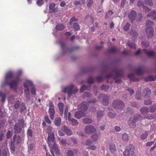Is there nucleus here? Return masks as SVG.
<instances>
[{"mask_svg":"<svg viewBox=\"0 0 156 156\" xmlns=\"http://www.w3.org/2000/svg\"><path fill=\"white\" fill-rule=\"evenodd\" d=\"M131 33L134 37H136L138 35L137 33L134 30H132L131 31Z\"/></svg>","mask_w":156,"mask_h":156,"instance_id":"59","label":"nucleus"},{"mask_svg":"<svg viewBox=\"0 0 156 156\" xmlns=\"http://www.w3.org/2000/svg\"><path fill=\"white\" fill-rule=\"evenodd\" d=\"M52 129L51 127L50 126H48L47 130V133H48V134L51 133H52Z\"/></svg>","mask_w":156,"mask_h":156,"instance_id":"50","label":"nucleus"},{"mask_svg":"<svg viewBox=\"0 0 156 156\" xmlns=\"http://www.w3.org/2000/svg\"><path fill=\"white\" fill-rule=\"evenodd\" d=\"M14 96H12L9 97L8 99V102L9 103L12 104L13 103V100H14Z\"/></svg>","mask_w":156,"mask_h":156,"instance_id":"51","label":"nucleus"},{"mask_svg":"<svg viewBox=\"0 0 156 156\" xmlns=\"http://www.w3.org/2000/svg\"><path fill=\"white\" fill-rule=\"evenodd\" d=\"M20 103V101H17L14 105V108L17 109L19 108Z\"/></svg>","mask_w":156,"mask_h":156,"instance_id":"54","label":"nucleus"},{"mask_svg":"<svg viewBox=\"0 0 156 156\" xmlns=\"http://www.w3.org/2000/svg\"><path fill=\"white\" fill-rule=\"evenodd\" d=\"M62 130L66 132L68 135H71L72 133L71 130L66 126H64L63 127Z\"/></svg>","mask_w":156,"mask_h":156,"instance_id":"22","label":"nucleus"},{"mask_svg":"<svg viewBox=\"0 0 156 156\" xmlns=\"http://www.w3.org/2000/svg\"><path fill=\"white\" fill-rule=\"evenodd\" d=\"M153 25L154 23L153 21L150 20L147 21L146 23L147 28L145 29V30L149 38H151L153 36L154 30L151 26Z\"/></svg>","mask_w":156,"mask_h":156,"instance_id":"5","label":"nucleus"},{"mask_svg":"<svg viewBox=\"0 0 156 156\" xmlns=\"http://www.w3.org/2000/svg\"><path fill=\"white\" fill-rule=\"evenodd\" d=\"M68 108L67 107H66L65 108L64 116L65 117H66L67 116L68 117Z\"/></svg>","mask_w":156,"mask_h":156,"instance_id":"57","label":"nucleus"},{"mask_svg":"<svg viewBox=\"0 0 156 156\" xmlns=\"http://www.w3.org/2000/svg\"><path fill=\"white\" fill-rule=\"evenodd\" d=\"M14 128L15 132L16 133H19L22 131V129L20 128L19 124L17 123H16L15 124Z\"/></svg>","mask_w":156,"mask_h":156,"instance_id":"20","label":"nucleus"},{"mask_svg":"<svg viewBox=\"0 0 156 156\" xmlns=\"http://www.w3.org/2000/svg\"><path fill=\"white\" fill-rule=\"evenodd\" d=\"M87 87H86L85 85H83L81 87V88L80 89V91L81 92H82L84 90H88L87 89Z\"/></svg>","mask_w":156,"mask_h":156,"instance_id":"62","label":"nucleus"},{"mask_svg":"<svg viewBox=\"0 0 156 156\" xmlns=\"http://www.w3.org/2000/svg\"><path fill=\"white\" fill-rule=\"evenodd\" d=\"M61 119L60 117H57L55 120V124L57 126H59L61 124Z\"/></svg>","mask_w":156,"mask_h":156,"instance_id":"27","label":"nucleus"},{"mask_svg":"<svg viewBox=\"0 0 156 156\" xmlns=\"http://www.w3.org/2000/svg\"><path fill=\"white\" fill-rule=\"evenodd\" d=\"M136 12L134 10L131 11L129 14L128 17L131 20L132 22L136 19Z\"/></svg>","mask_w":156,"mask_h":156,"instance_id":"16","label":"nucleus"},{"mask_svg":"<svg viewBox=\"0 0 156 156\" xmlns=\"http://www.w3.org/2000/svg\"><path fill=\"white\" fill-rule=\"evenodd\" d=\"M152 102L150 100H146L144 101V104L146 105H149L152 104Z\"/></svg>","mask_w":156,"mask_h":156,"instance_id":"53","label":"nucleus"},{"mask_svg":"<svg viewBox=\"0 0 156 156\" xmlns=\"http://www.w3.org/2000/svg\"><path fill=\"white\" fill-rule=\"evenodd\" d=\"M70 113L69 112L68 114V120L73 126H75L78 124L77 120L73 118H70Z\"/></svg>","mask_w":156,"mask_h":156,"instance_id":"13","label":"nucleus"},{"mask_svg":"<svg viewBox=\"0 0 156 156\" xmlns=\"http://www.w3.org/2000/svg\"><path fill=\"white\" fill-rule=\"evenodd\" d=\"M148 133V131H146L144 133H143L141 136L140 138L142 140H144L145 139L147 136Z\"/></svg>","mask_w":156,"mask_h":156,"instance_id":"34","label":"nucleus"},{"mask_svg":"<svg viewBox=\"0 0 156 156\" xmlns=\"http://www.w3.org/2000/svg\"><path fill=\"white\" fill-rule=\"evenodd\" d=\"M74 87V85L71 84L68 86L63 88L62 90V91L65 93H67L68 96L69 97H70L73 94H76L78 91V90L76 88L74 90H73Z\"/></svg>","mask_w":156,"mask_h":156,"instance_id":"4","label":"nucleus"},{"mask_svg":"<svg viewBox=\"0 0 156 156\" xmlns=\"http://www.w3.org/2000/svg\"><path fill=\"white\" fill-rule=\"evenodd\" d=\"M55 6V4L54 3H52L50 4L49 5V9L51 10H53Z\"/></svg>","mask_w":156,"mask_h":156,"instance_id":"64","label":"nucleus"},{"mask_svg":"<svg viewBox=\"0 0 156 156\" xmlns=\"http://www.w3.org/2000/svg\"><path fill=\"white\" fill-rule=\"evenodd\" d=\"M23 86L24 88L25 95L27 100H30V96L29 87H32L33 86L32 82L29 80H27L23 83Z\"/></svg>","mask_w":156,"mask_h":156,"instance_id":"3","label":"nucleus"},{"mask_svg":"<svg viewBox=\"0 0 156 156\" xmlns=\"http://www.w3.org/2000/svg\"><path fill=\"white\" fill-rule=\"evenodd\" d=\"M59 143L60 144H61L63 146H65L66 145H69L70 144L69 143L67 142L66 140L65 139L61 140L60 141Z\"/></svg>","mask_w":156,"mask_h":156,"instance_id":"31","label":"nucleus"},{"mask_svg":"<svg viewBox=\"0 0 156 156\" xmlns=\"http://www.w3.org/2000/svg\"><path fill=\"white\" fill-rule=\"evenodd\" d=\"M9 154V150L8 148H5L3 151L2 156H7Z\"/></svg>","mask_w":156,"mask_h":156,"instance_id":"42","label":"nucleus"},{"mask_svg":"<svg viewBox=\"0 0 156 156\" xmlns=\"http://www.w3.org/2000/svg\"><path fill=\"white\" fill-rule=\"evenodd\" d=\"M127 44L128 46H129L131 48H135V44L133 43H132L129 41Z\"/></svg>","mask_w":156,"mask_h":156,"instance_id":"46","label":"nucleus"},{"mask_svg":"<svg viewBox=\"0 0 156 156\" xmlns=\"http://www.w3.org/2000/svg\"><path fill=\"white\" fill-rule=\"evenodd\" d=\"M89 105L88 103L83 102L78 105V108L80 109V110L84 112L87 109Z\"/></svg>","mask_w":156,"mask_h":156,"instance_id":"10","label":"nucleus"},{"mask_svg":"<svg viewBox=\"0 0 156 156\" xmlns=\"http://www.w3.org/2000/svg\"><path fill=\"white\" fill-rule=\"evenodd\" d=\"M65 26L62 24H60L57 25L55 28L56 30H61L65 28Z\"/></svg>","mask_w":156,"mask_h":156,"instance_id":"26","label":"nucleus"},{"mask_svg":"<svg viewBox=\"0 0 156 156\" xmlns=\"http://www.w3.org/2000/svg\"><path fill=\"white\" fill-rule=\"evenodd\" d=\"M22 73V71L19 70L17 72L16 75L15 77L12 72H8L5 74V80L2 84L1 87H2L6 85H8L11 89L16 90L18 83L22 81L20 76Z\"/></svg>","mask_w":156,"mask_h":156,"instance_id":"1","label":"nucleus"},{"mask_svg":"<svg viewBox=\"0 0 156 156\" xmlns=\"http://www.w3.org/2000/svg\"><path fill=\"white\" fill-rule=\"evenodd\" d=\"M0 97H2V101L4 102L5 98V93H2L1 91H0Z\"/></svg>","mask_w":156,"mask_h":156,"instance_id":"38","label":"nucleus"},{"mask_svg":"<svg viewBox=\"0 0 156 156\" xmlns=\"http://www.w3.org/2000/svg\"><path fill=\"white\" fill-rule=\"evenodd\" d=\"M122 140L125 141H128L129 139V137L128 134L126 133H124L122 134Z\"/></svg>","mask_w":156,"mask_h":156,"instance_id":"28","label":"nucleus"},{"mask_svg":"<svg viewBox=\"0 0 156 156\" xmlns=\"http://www.w3.org/2000/svg\"><path fill=\"white\" fill-rule=\"evenodd\" d=\"M143 67L142 66H140L138 67L136 69L135 71L136 73L138 75H141L143 73L142 72Z\"/></svg>","mask_w":156,"mask_h":156,"instance_id":"24","label":"nucleus"},{"mask_svg":"<svg viewBox=\"0 0 156 156\" xmlns=\"http://www.w3.org/2000/svg\"><path fill=\"white\" fill-rule=\"evenodd\" d=\"M147 18H151V19L156 21V11L153 10L146 16Z\"/></svg>","mask_w":156,"mask_h":156,"instance_id":"12","label":"nucleus"},{"mask_svg":"<svg viewBox=\"0 0 156 156\" xmlns=\"http://www.w3.org/2000/svg\"><path fill=\"white\" fill-rule=\"evenodd\" d=\"M91 137L93 141L95 142L98 140L99 136L98 134H95L92 136Z\"/></svg>","mask_w":156,"mask_h":156,"instance_id":"32","label":"nucleus"},{"mask_svg":"<svg viewBox=\"0 0 156 156\" xmlns=\"http://www.w3.org/2000/svg\"><path fill=\"white\" fill-rule=\"evenodd\" d=\"M48 113L51 119L53 120L54 118V115H55V112L54 108H49Z\"/></svg>","mask_w":156,"mask_h":156,"instance_id":"18","label":"nucleus"},{"mask_svg":"<svg viewBox=\"0 0 156 156\" xmlns=\"http://www.w3.org/2000/svg\"><path fill=\"white\" fill-rule=\"evenodd\" d=\"M109 88V86L105 85H103L101 87V90H107Z\"/></svg>","mask_w":156,"mask_h":156,"instance_id":"49","label":"nucleus"},{"mask_svg":"<svg viewBox=\"0 0 156 156\" xmlns=\"http://www.w3.org/2000/svg\"><path fill=\"white\" fill-rule=\"evenodd\" d=\"M123 154L124 156H129L130 155L129 150L128 149H125L124 151Z\"/></svg>","mask_w":156,"mask_h":156,"instance_id":"45","label":"nucleus"},{"mask_svg":"<svg viewBox=\"0 0 156 156\" xmlns=\"http://www.w3.org/2000/svg\"><path fill=\"white\" fill-rule=\"evenodd\" d=\"M19 123V125H20L22 127H24L25 125L24 123V121L23 120H19L18 121V122L17 123Z\"/></svg>","mask_w":156,"mask_h":156,"instance_id":"47","label":"nucleus"},{"mask_svg":"<svg viewBox=\"0 0 156 156\" xmlns=\"http://www.w3.org/2000/svg\"><path fill=\"white\" fill-rule=\"evenodd\" d=\"M67 156H74L73 151L70 150L68 151L67 152Z\"/></svg>","mask_w":156,"mask_h":156,"instance_id":"55","label":"nucleus"},{"mask_svg":"<svg viewBox=\"0 0 156 156\" xmlns=\"http://www.w3.org/2000/svg\"><path fill=\"white\" fill-rule=\"evenodd\" d=\"M126 90L129 92L130 95H132L134 93V91L131 88L127 89H126Z\"/></svg>","mask_w":156,"mask_h":156,"instance_id":"61","label":"nucleus"},{"mask_svg":"<svg viewBox=\"0 0 156 156\" xmlns=\"http://www.w3.org/2000/svg\"><path fill=\"white\" fill-rule=\"evenodd\" d=\"M27 135L28 137H31L32 136V131L31 129L29 128L27 131Z\"/></svg>","mask_w":156,"mask_h":156,"instance_id":"44","label":"nucleus"},{"mask_svg":"<svg viewBox=\"0 0 156 156\" xmlns=\"http://www.w3.org/2000/svg\"><path fill=\"white\" fill-rule=\"evenodd\" d=\"M150 112H154L156 110V104L150 107Z\"/></svg>","mask_w":156,"mask_h":156,"instance_id":"40","label":"nucleus"},{"mask_svg":"<svg viewBox=\"0 0 156 156\" xmlns=\"http://www.w3.org/2000/svg\"><path fill=\"white\" fill-rule=\"evenodd\" d=\"M151 91L149 88H146L144 90L142 93V96L144 98L150 97Z\"/></svg>","mask_w":156,"mask_h":156,"instance_id":"11","label":"nucleus"},{"mask_svg":"<svg viewBox=\"0 0 156 156\" xmlns=\"http://www.w3.org/2000/svg\"><path fill=\"white\" fill-rule=\"evenodd\" d=\"M73 28L75 30L77 31L80 29V26L78 23H76L73 24Z\"/></svg>","mask_w":156,"mask_h":156,"instance_id":"41","label":"nucleus"},{"mask_svg":"<svg viewBox=\"0 0 156 156\" xmlns=\"http://www.w3.org/2000/svg\"><path fill=\"white\" fill-rule=\"evenodd\" d=\"M145 80L146 81H151L152 80H154V79L152 76H150L146 78L145 79Z\"/></svg>","mask_w":156,"mask_h":156,"instance_id":"60","label":"nucleus"},{"mask_svg":"<svg viewBox=\"0 0 156 156\" xmlns=\"http://www.w3.org/2000/svg\"><path fill=\"white\" fill-rule=\"evenodd\" d=\"M143 119V117L140 115H137L133 118H131L129 120V124L130 127H135L136 122L138 120L140 121Z\"/></svg>","mask_w":156,"mask_h":156,"instance_id":"6","label":"nucleus"},{"mask_svg":"<svg viewBox=\"0 0 156 156\" xmlns=\"http://www.w3.org/2000/svg\"><path fill=\"white\" fill-rule=\"evenodd\" d=\"M48 146L50 147V151L52 155L54 156L53 151H55L57 155L59 154L58 149L55 144V137L53 133L48 134Z\"/></svg>","mask_w":156,"mask_h":156,"instance_id":"2","label":"nucleus"},{"mask_svg":"<svg viewBox=\"0 0 156 156\" xmlns=\"http://www.w3.org/2000/svg\"><path fill=\"white\" fill-rule=\"evenodd\" d=\"M103 115L104 113L103 111H101L98 112L97 115V119L99 121L101 118L103 116Z\"/></svg>","mask_w":156,"mask_h":156,"instance_id":"23","label":"nucleus"},{"mask_svg":"<svg viewBox=\"0 0 156 156\" xmlns=\"http://www.w3.org/2000/svg\"><path fill=\"white\" fill-rule=\"evenodd\" d=\"M128 77L131 80L136 82H137L139 81L138 79H135L134 76L133 74L129 75H128Z\"/></svg>","mask_w":156,"mask_h":156,"instance_id":"33","label":"nucleus"},{"mask_svg":"<svg viewBox=\"0 0 156 156\" xmlns=\"http://www.w3.org/2000/svg\"><path fill=\"white\" fill-rule=\"evenodd\" d=\"M144 5V3H142L140 0L138 1L137 2V5L139 7H142L144 10L148 12H150L151 11V9H149L147 6Z\"/></svg>","mask_w":156,"mask_h":156,"instance_id":"15","label":"nucleus"},{"mask_svg":"<svg viewBox=\"0 0 156 156\" xmlns=\"http://www.w3.org/2000/svg\"><path fill=\"white\" fill-rule=\"evenodd\" d=\"M96 131L95 128L91 125L86 126L85 129V132L87 134H91Z\"/></svg>","mask_w":156,"mask_h":156,"instance_id":"8","label":"nucleus"},{"mask_svg":"<svg viewBox=\"0 0 156 156\" xmlns=\"http://www.w3.org/2000/svg\"><path fill=\"white\" fill-rule=\"evenodd\" d=\"M113 13V12L112 10H109L105 16V19H107L110 18Z\"/></svg>","mask_w":156,"mask_h":156,"instance_id":"25","label":"nucleus"},{"mask_svg":"<svg viewBox=\"0 0 156 156\" xmlns=\"http://www.w3.org/2000/svg\"><path fill=\"white\" fill-rule=\"evenodd\" d=\"M100 98H102V103L105 105H107L108 104V97L105 94H100L98 97V99Z\"/></svg>","mask_w":156,"mask_h":156,"instance_id":"9","label":"nucleus"},{"mask_svg":"<svg viewBox=\"0 0 156 156\" xmlns=\"http://www.w3.org/2000/svg\"><path fill=\"white\" fill-rule=\"evenodd\" d=\"M140 111L142 114L145 115L149 112V109L147 107H144L141 108Z\"/></svg>","mask_w":156,"mask_h":156,"instance_id":"21","label":"nucleus"},{"mask_svg":"<svg viewBox=\"0 0 156 156\" xmlns=\"http://www.w3.org/2000/svg\"><path fill=\"white\" fill-rule=\"evenodd\" d=\"M145 119H152L156 118V115L155 114H152L150 115H148L147 117H145Z\"/></svg>","mask_w":156,"mask_h":156,"instance_id":"36","label":"nucleus"},{"mask_svg":"<svg viewBox=\"0 0 156 156\" xmlns=\"http://www.w3.org/2000/svg\"><path fill=\"white\" fill-rule=\"evenodd\" d=\"M109 149L112 153L115 154L116 151L115 148V144L112 143H111L109 144Z\"/></svg>","mask_w":156,"mask_h":156,"instance_id":"19","label":"nucleus"},{"mask_svg":"<svg viewBox=\"0 0 156 156\" xmlns=\"http://www.w3.org/2000/svg\"><path fill=\"white\" fill-rule=\"evenodd\" d=\"M142 52L145 53L150 57H153L155 56V54L153 51L147 50V49H144L142 50Z\"/></svg>","mask_w":156,"mask_h":156,"instance_id":"17","label":"nucleus"},{"mask_svg":"<svg viewBox=\"0 0 156 156\" xmlns=\"http://www.w3.org/2000/svg\"><path fill=\"white\" fill-rule=\"evenodd\" d=\"M143 3L144 5H147L150 6H152L153 5L151 0H145L143 2Z\"/></svg>","mask_w":156,"mask_h":156,"instance_id":"37","label":"nucleus"},{"mask_svg":"<svg viewBox=\"0 0 156 156\" xmlns=\"http://www.w3.org/2000/svg\"><path fill=\"white\" fill-rule=\"evenodd\" d=\"M130 26V24L129 23H127L124 27V30L126 31H128L129 29Z\"/></svg>","mask_w":156,"mask_h":156,"instance_id":"43","label":"nucleus"},{"mask_svg":"<svg viewBox=\"0 0 156 156\" xmlns=\"http://www.w3.org/2000/svg\"><path fill=\"white\" fill-rule=\"evenodd\" d=\"M12 136L11 132L10 131H8L7 133L6 137L7 138H10Z\"/></svg>","mask_w":156,"mask_h":156,"instance_id":"63","label":"nucleus"},{"mask_svg":"<svg viewBox=\"0 0 156 156\" xmlns=\"http://www.w3.org/2000/svg\"><path fill=\"white\" fill-rule=\"evenodd\" d=\"M129 151H130V155H133L134 154V146L132 144H130L129 146Z\"/></svg>","mask_w":156,"mask_h":156,"instance_id":"30","label":"nucleus"},{"mask_svg":"<svg viewBox=\"0 0 156 156\" xmlns=\"http://www.w3.org/2000/svg\"><path fill=\"white\" fill-rule=\"evenodd\" d=\"M94 80L93 78L90 77L87 80V83L89 84H92L93 83Z\"/></svg>","mask_w":156,"mask_h":156,"instance_id":"56","label":"nucleus"},{"mask_svg":"<svg viewBox=\"0 0 156 156\" xmlns=\"http://www.w3.org/2000/svg\"><path fill=\"white\" fill-rule=\"evenodd\" d=\"M136 98L138 100L140 99L141 98V94L140 92H137L136 93Z\"/></svg>","mask_w":156,"mask_h":156,"instance_id":"48","label":"nucleus"},{"mask_svg":"<svg viewBox=\"0 0 156 156\" xmlns=\"http://www.w3.org/2000/svg\"><path fill=\"white\" fill-rule=\"evenodd\" d=\"M113 105L115 109H120L124 107V104L122 101L119 100H115L113 102Z\"/></svg>","mask_w":156,"mask_h":156,"instance_id":"7","label":"nucleus"},{"mask_svg":"<svg viewBox=\"0 0 156 156\" xmlns=\"http://www.w3.org/2000/svg\"><path fill=\"white\" fill-rule=\"evenodd\" d=\"M86 115L84 112L80 110L75 113L74 116L76 119H80L83 117L85 116Z\"/></svg>","mask_w":156,"mask_h":156,"instance_id":"14","label":"nucleus"},{"mask_svg":"<svg viewBox=\"0 0 156 156\" xmlns=\"http://www.w3.org/2000/svg\"><path fill=\"white\" fill-rule=\"evenodd\" d=\"M37 3L39 6H41L43 3V0H38Z\"/></svg>","mask_w":156,"mask_h":156,"instance_id":"58","label":"nucleus"},{"mask_svg":"<svg viewBox=\"0 0 156 156\" xmlns=\"http://www.w3.org/2000/svg\"><path fill=\"white\" fill-rule=\"evenodd\" d=\"M93 3V0H87V5L88 8H90Z\"/></svg>","mask_w":156,"mask_h":156,"instance_id":"39","label":"nucleus"},{"mask_svg":"<svg viewBox=\"0 0 156 156\" xmlns=\"http://www.w3.org/2000/svg\"><path fill=\"white\" fill-rule=\"evenodd\" d=\"M142 45L143 47H148L149 45V44L147 42L143 41L142 42Z\"/></svg>","mask_w":156,"mask_h":156,"instance_id":"52","label":"nucleus"},{"mask_svg":"<svg viewBox=\"0 0 156 156\" xmlns=\"http://www.w3.org/2000/svg\"><path fill=\"white\" fill-rule=\"evenodd\" d=\"M83 122L84 124H88L91 123L92 122V120L91 119L86 118L83 119Z\"/></svg>","mask_w":156,"mask_h":156,"instance_id":"29","label":"nucleus"},{"mask_svg":"<svg viewBox=\"0 0 156 156\" xmlns=\"http://www.w3.org/2000/svg\"><path fill=\"white\" fill-rule=\"evenodd\" d=\"M58 106L59 108V110L61 113V115L62 114L63 111V105L62 103H59L58 104Z\"/></svg>","mask_w":156,"mask_h":156,"instance_id":"35","label":"nucleus"}]
</instances>
